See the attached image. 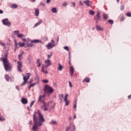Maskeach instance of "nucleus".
Segmentation results:
<instances>
[{
    "instance_id": "obj_1",
    "label": "nucleus",
    "mask_w": 131,
    "mask_h": 131,
    "mask_svg": "<svg viewBox=\"0 0 131 131\" xmlns=\"http://www.w3.org/2000/svg\"><path fill=\"white\" fill-rule=\"evenodd\" d=\"M33 117L34 125L33 126L32 130L33 131H38V129H39L38 127L41 126L42 123L46 121V120L39 110H38L37 113L36 112H34Z\"/></svg>"
},
{
    "instance_id": "obj_2",
    "label": "nucleus",
    "mask_w": 131,
    "mask_h": 131,
    "mask_svg": "<svg viewBox=\"0 0 131 131\" xmlns=\"http://www.w3.org/2000/svg\"><path fill=\"white\" fill-rule=\"evenodd\" d=\"M46 95H40L38 98V102L39 103H42L43 106L41 107L42 110L43 111H48L49 109H51L50 107V102L46 103Z\"/></svg>"
},
{
    "instance_id": "obj_3",
    "label": "nucleus",
    "mask_w": 131,
    "mask_h": 131,
    "mask_svg": "<svg viewBox=\"0 0 131 131\" xmlns=\"http://www.w3.org/2000/svg\"><path fill=\"white\" fill-rule=\"evenodd\" d=\"M45 63L46 64H42L41 71L45 74H48V71L47 70L48 69V67L49 66H51L52 65V62H51V60L47 59L45 61Z\"/></svg>"
},
{
    "instance_id": "obj_4",
    "label": "nucleus",
    "mask_w": 131,
    "mask_h": 131,
    "mask_svg": "<svg viewBox=\"0 0 131 131\" xmlns=\"http://www.w3.org/2000/svg\"><path fill=\"white\" fill-rule=\"evenodd\" d=\"M3 64L6 71L9 72L12 70V66L9 61L4 60L3 61Z\"/></svg>"
},
{
    "instance_id": "obj_5",
    "label": "nucleus",
    "mask_w": 131,
    "mask_h": 131,
    "mask_svg": "<svg viewBox=\"0 0 131 131\" xmlns=\"http://www.w3.org/2000/svg\"><path fill=\"white\" fill-rule=\"evenodd\" d=\"M44 92L46 94H53L54 93V89L49 85H45Z\"/></svg>"
},
{
    "instance_id": "obj_6",
    "label": "nucleus",
    "mask_w": 131,
    "mask_h": 131,
    "mask_svg": "<svg viewBox=\"0 0 131 131\" xmlns=\"http://www.w3.org/2000/svg\"><path fill=\"white\" fill-rule=\"evenodd\" d=\"M38 42H41V41L38 39L32 40L30 41V43L27 44V47H29V48H32V47H34L35 45L34 43H37Z\"/></svg>"
},
{
    "instance_id": "obj_7",
    "label": "nucleus",
    "mask_w": 131,
    "mask_h": 131,
    "mask_svg": "<svg viewBox=\"0 0 131 131\" xmlns=\"http://www.w3.org/2000/svg\"><path fill=\"white\" fill-rule=\"evenodd\" d=\"M30 77V73L26 74V75L25 76H24V81L21 83V86H23V85H25L26 84V82H27V81L28 79H29Z\"/></svg>"
},
{
    "instance_id": "obj_8",
    "label": "nucleus",
    "mask_w": 131,
    "mask_h": 131,
    "mask_svg": "<svg viewBox=\"0 0 131 131\" xmlns=\"http://www.w3.org/2000/svg\"><path fill=\"white\" fill-rule=\"evenodd\" d=\"M2 22L4 25L10 27L11 26V23L8 20V18L4 19L2 20Z\"/></svg>"
},
{
    "instance_id": "obj_9",
    "label": "nucleus",
    "mask_w": 131,
    "mask_h": 131,
    "mask_svg": "<svg viewBox=\"0 0 131 131\" xmlns=\"http://www.w3.org/2000/svg\"><path fill=\"white\" fill-rule=\"evenodd\" d=\"M100 18H101V17L100 16V12H98L96 16H94V20H96V23H97V24L99 23V21L101 20Z\"/></svg>"
},
{
    "instance_id": "obj_10",
    "label": "nucleus",
    "mask_w": 131,
    "mask_h": 131,
    "mask_svg": "<svg viewBox=\"0 0 131 131\" xmlns=\"http://www.w3.org/2000/svg\"><path fill=\"white\" fill-rule=\"evenodd\" d=\"M17 70L19 72H22V62L21 61L17 62Z\"/></svg>"
},
{
    "instance_id": "obj_11",
    "label": "nucleus",
    "mask_w": 131,
    "mask_h": 131,
    "mask_svg": "<svg viewBox=\"0 0 131 131\" xmlns=\"http://www.w3.org/2000/svg\"><path fill=\"white\" fill-rule=\"evenodd\" d=\"M54 47H56V44H52V42H49L47 45V48L48 50H51V49H53Z\"/></svg>"
},
{
    "instance_id": "obj_12",
    "label": "nucleus",
    "mask_w": 131,
    "mask_h": 131,
    "mask_svg": "<svg viewBox=\"0 0 131 131\" xmlns=\"http://www.w3.org/2000/svg\"><path fill=\"white\" fill-rule=\"evenodd\" d=\"M69 69L70 76L72 77L73 76V74H74V68H73V66H70Z\"/></svg>"
},
{
    "instance_id": "obj_13",
    "label": "nucleus",
    "mask_w": 131,
    "mask_h": 131,
    "mask_svg": "<svg viewBox=\"0 0 131 131\" xmlns=\"http://www.w3.org/2000/svg\"><path fill=\"white\" fill-rule=\"evenodd\" d=\"M17 37H19V38H21L23 40V41H25L26 42V39H25V37H24V35L22 34H18L17 35Z\"/></svg>"
},
{
    "instance_id": "obj_14",
    "label": "nucleus",
    "mask_w": 131,
    "mask_h": 131,
    "mask_svg": "<svg viewBox=\"0 0 131 131\" xmlns=\"http://www.w3.org/2000/svg\"><path fill=\"white\" fill-rule=\"evenodd\" d=\"M83 3L88 6V7H92V2L90 0H85L83 1Z\"/></svg>"
},
{
    "instance_id": "obj_15",
    "label": "nucleus",
    "mask_w": 131,
    "mask_h": 131,
    "mask_svg": "<svg viewBox=\"0 0 131 131\" xmlns=\"http://www.w3.org/2000/svg\"><path fill=\"white\" fill-rule=\"evenodd\" d=\"M21 102L24 105H26V104L28 103V100L27 99L24 98H21Z\"/></svg>"
},
{
    "instance_id": "obj_16",
    "label": "nucleus",
    "mask_w": 131,
    "mask_h": 131,
    "mask_svg": "<svg viewBox=\"0 0 131 131\" xmlns=\"http://www.w3.org/2000/svg\"><path fill=\"white\" fill-rule=\"evenodd\" d=\"M1 60H2V61H3V62H5V61H9L8 60V54H5V57H4V58L1 57Z\"/></svg>"
},
{
    "instance_id": "obj_17",
    "label": "nucleus",
    "mask_w": 131,
    "mask_h": 131,
    "mask_svg": "<svg viewBox=\"0 0 131 131\" xmlns=\"http://www.w3.org/2000/svg\"><path fill=\"white\" fill-rule=\"evenodd\" d=\"M18 45H19V47H23L25 46V44L24 43H21L19 42L18 43H15V47L18 49Z\"/></svg>"
},
{
    "instance_id": "obj_18",
    "label": "nucleus",
    "mask_w": 131,
    "mask_h": 131,
    "mask_svg": "<svg viewBox=\"0 0 131 131\" xmlns=\"http://www.w3.org/2000/svg\"><path fill=\"white\" fill-rule=\"evenodd\" d=\"M42 23V19H40L39 20V21L35 24V25H34V27H37V26H38V25H40V24H41Z\"/></svg>"
},
{
    "instance_id": "obj_19",
    "label": "nucleus",
    "mask_w": 131,
    "mask_h": 131,
    "mask_svg": "<svg viewBox=\"0 0 131 131\" xmlns=\"http://www.w3.org/2000/svg\"><path fill=\"white\" fill-rule=\"evenodd\" d=\"M91 81V79L89 77H85L83 80L82 81V82H87L89 83Z\"/></svg>"
},
{
    "instance_id": "obj_20",
    "label": "nucleus",
    "mask_w": 131,
    "mask_h": 131,
    "mask_svg": "<svg viewBox=\"0 0 131 131\" xmlns=\"http://www.w3.org/2000/svg\"><path fill=\"white\" fill-rule=\"evenodd\" d=\"M96 29L97 30H99L100 31H103V30H104V29H103V28H102L100 25H97L96 26Z\"/></svg>"
},
{
    "instance_id": "obj_21",
    "label": "nucleus",
    "mask_w": 131,
    "mask_h": 131,
    "mask_svg": "<svg viewBox=\"0 0 131 131\" xmlns=\"http://www.w3.org/2000/svg\"><path fill=\"white\" fill-rule=\"evenodd\" d=\"M37 64H38L37 67H40L41 66V63H40V59H37Z\"/></svg>"
},
{
    "instance_id": "obj_22",
    "label": "nucleus",
    "mask_w": 131,
    "mask_h": 131,
    "mask_svg": "<svg viewBox=\"0 0 131 131\" xmlns=\"http://www.w3.org/2000/svg\"><path fill=\"white\" fill-rule=\"evenodd\" d=\"M11 8L12 9H17V8H18V5H17V4H13L11 5Z\"/></svg>"
},
{
    "instance_id": "obj_23",
    "label": "nucleus",
    "mask_w": 131,
    "mask_h": 131,
    "mask_svg": "<svg viewBox=\"0 0 131 131\" xmlns=\"http://www.w3.org/2000/svg\"><path fill=\"white\" fill-rule=\"evenodd\" d=\"M58 70L59 71H62V70H63V66H62L61 65V64H58Z\"/></svg>"
},
{
    "instance_id": "obj_24",
    "label": "nucleus",
    "mask_w": 131,
    "mask_h": 131,
    "mask_svg": "<svg viewBox=\"0 0 131 131\" xmlns=\"http://www.w3.org/2000/svg\"><path fill=\"white\" fill-rule=\"evenodd\" d=\"M5 78L7 81H9L10 80V77L9 76V75L6 74L5 75Z\"/></svg>"
},
{
    "instance_id": "obj_25",
    "label": "nucleus",
    "mask_w": 131,
    "mask_h": 131,
    "mask_svg": "<svg viewBox=\"0 0 131 131\" xmlns=\"http://www.w3.org/2000/svg\"><path fill=\"white\" fill-rule=\"evenodd\" d=\"M35 14L37 17L38 16V15H39V10H38V9H36L35 10Z\"/></svg>"
},
{
    "instance_id": "obj_26",
    "label": "nucleus",
    "mask_w": 131,
    "mask_h": 131,
    "mask_svg": "<svg viewBox=\"0 0 131 131\" xmlns=\"http://www.w3.org/2000/svg\"><path fill=\"white\" fill-rule=\"evenodd\" d=\"M52 13H54L55 14H56L57 13V9L56 8H53L51 10Z\"/></svg>"
},
{
    "instance_id": "obj_27",
    "label": "nucleus",
    "mask_w": 131,
    "mask_h": 131,
    "mask_svg": "<svg viewBox=\"0 0 131 131\" xmlns=\"http://www.w3.org/2000/svg\"><path fill=\"white\" fill-rule=\"evenodd\" d=\"M103 17L104 19H105V20H107V19H108V15L106 14H104L103 15Z\"/></svg>"
},
{
    "instance_id": "obj_28",
    "label": "nucleus",
    "mask_w": 131,
    "mask_h": 131,
    "mask_svg": "<svg viewBox=\"0 0 131 131\" xmlns=\"http://www.w3.org/2000/svg\"><path fill=\"white\" fill-rule=\"evenodd\" d=\"M50 124H54V125H56V124H57V122H56V121L52 120V121H51V122H50Z\"/></svg>"
},
{
    "instance_id": "obj_29",
    "label": "nucleus",
    "mask_w": 131,
    "mask_h": 131,
    "mask_svg": "<svg viewBox=\"0 0 131 131\" xmlns=\"http://www.w3.org/2000/svg\"><path fill=\"white\" fill-rule=\"evenodd\" d=\"M52 55H53V53H51L50 55L48 54L47 55V56H48V60H50V59H51V57H52Z\"/></svg>"
},
{
    "instance_id": "obj_30",
    "label": "nucleus",
    "mask_w": 131,
    "mask_h": 131,
    "mask_svg": "<svg viewBox=\"0 0 131 131\" xmlns=\"http://www.w3.org/2000/svg\"><path fill=\"white\" fill-rule=\"evenodd\" d=\"M42 82H43V83H48V82H49V80H46V79L42 80Z\"/></svg>"
},
{
    "instance_id": "obj_31",
    "label": "nucleus",
    "mask_w": 131,
    "mask_h": 131,
    "mask_svg": "<svg viewBox=\"0 0 131 131\" xmlns=\"http://www.w3.org/2000/svg\"><path fill=\"white\" fill-rule=\"evenodd\" d=\"M90 15H95V11H94L93 10H90Z\"/></svg>"
},
{
    "instance_id": "obj_32",
    "label": "nucleus",
    "mask_w": 131,
    "mask_h": 131,
    "mask_svg": "<svg viewBox=\"0 0 131 131\" xmlns=\"http://www.w3.org/2000/svg\"><path fill=\"white\" fill-rule=\"evenodd\" d=\"M34 85H35V83L31 84L30 85V86H29V89H30V88H33V86H34Z\"/></svg>"
},
{
    "instance_id": "obj_33",
    "label": "nucleus",
    "mask_w": 131,
    "mask_h": 131,
    "mask_svg": "<svg viewBox=\"0 0 131 131\" xmlns=\"http://www.w3.org/2000/svg\"><path fill=\"white\" fill-rule=\"evenodd\" d=\"M75 126L74 125H72V131H75Z\"/></svg>"
},
{
    "instance_id": "obj_34",
    "label": "nucleus",
    "mask_w": 131,
    "mask_h": 131,
    "mask_svg": "<svg viewBox=\"0 0 131 131\" xmlns=\"http://www.w3.org/2000/svg\"><path fill=\"white\" fill-rule=\"evenodd\" d=\"M67 98H68V94H67L66 95L65 98H64V101H68V100H67Z\"/></svg>"
},
{
    "instance_id": "obj_35",
    "label": "nucleus",
    "mask_w": 131,
    "mask_h": 131,
    "mask_svg": "<svg viewBox=\"0 0 131 131\" xmlns=\"http://www.w3.org/2000/svg\"><path fill=\"white\" fill-rule=\"evenodd\" d=\"M64 50H66V51H67L68 52H69V47H67V46H65L64 47Z\"/></svg>"
},
{
    "instance_id": "obj_36",
    "label": "nucleus",
    "mask_w": 131,
    "mask_h": 131,
    "mask_svg": "<svg viewBox=\"0 0 131 131\" xmlns=\"http://www.w3.org/2000/svg\"><path fill=\"white\" fill-rule=\"evenodd\" d=\"M126 15L127 17H131V13L130 12H127Z\"/></svg>"
},
{
    "instance_id": "obj_37",
    "label": "nucleus",
    "mask_w": 131,
    "mask_h": 131,
    "mask_svg": "<svg viewBox=\"0 0 131 131\" xmlns=\"http://www.w3.org/2000/svg\"><path fill=\"white\" fill-rule=\"evenodd\" d=\"M21 58H22V54H20L18 55V58H19V61H21Z\"/></svg>"
},
{
    "instance_id": "obj_38",
    "label": "nucleus",
    "mask_w": 131,
    "mask_h": 131,
    "mask_svg": "<svg viewBox=\"0 0 131 131\" xmlns=\"http://www.w3.org/2000/svg\"><path fill=\"white\" fill-rule=\"evenodd\" d=\"M59 97H60V99L61 100V101H62V98H63L64 95H63V94H60V95H59Z\"/></svg>"
},
{
    "instance_id": "obj_39",
    "label": "nucleus",
    "mask_w": 131,
    "mask_h": 131,
    "mask_svg": "<svg viewBox=\"0 0 131 131\" xmlns=\"http://www.w3.org/2000/svg\"><path fill=\"white\" fill-rule=\"evenodd\" d=\"M120 10H121V11L124 10V6H123V5L121 6V7H120Z\"/></svg>"
},
{
    "instance_id": "obj_40",
    "label": "nucleus",
    "mask_w": 131,
    "mask_h": 131,
    "mask_svg": "<svg viewBox=\"0 0 131 131\" xmlns=\"http://www.w3.org/2000/svg\"><path fill=\"white\" fill-rule=\"evenodd\" d=\"M108 23H110V24H113V20L110 19L108 20Z\"/></svg>"
},
{
    "instance_id": "obj_41",
    "label": "nucleus",
    "mask_w": 131,
    "mask_h": 131,
    "mask_svg": "<svg viewBox=\"0 0 131 131\" xmlns=\"http://www.w3.org/2000/svg\"><path fill=\"white\" fill-rule=\"evenodd\" d=\"M64 102H66V106H68L69 105V101L67 100V101H64Z\"/></svg>"
},
{
    "instance_id": "obj_42",
    "label": "nucleus",
    "mask_w": 131,
    "mask_h": 131,
    "mask_svg": "<svg viewBox=\"0 0 131 131\" xmlns=\"http://www.w3.org/2000/svg\"><path fill=\"white\" fill-rule=\"evenodd\" d=\"M0 45L1 46H3V47H6V44H5V43H2V42H0Z\"/></svg>"
},
{
    "instance_id": "obj_43",
    "label": "nucleus",
    "mask_w": 131,
    "mask_h": 131,
    "mask_svg": "<svg viewBox=\"0 0 131 131\" xmlns=\"http://www.w3.org/2000/svg\"><path fill=\"white\" fill-rule=\"evenodd\" d=\"M35 101H32L31 103V104H30V107H32V106H33V104H34V102Z\"/></svg>"
},
{
    "instance_id": "obj_44",
    "label": "nucleus",
    "mask_w": 131,
    "mask_h": 131,
    "mask_svg": "<svg viewBox=\"0 0 131 131\" xmlns=\"http://www.w3.org/2000/svg\"><path fill=\"white\" fill-rule=\"evenodd\" d=\"M69 83L70 88H72V83H71V82L69 81Z\"/></svg>"
},
{
    "instance_id": "obj_45",
    "label": "nucleus",
    "mask_w": 131,
    "mask_h": 131,
    "mask_svg": "<svg viewBox=\"0 0 131 131\" xmlns=\"http://www.w3.org/2000/svg\"><path fill=\"white\" fill-rule=\"evenodd\" d=\"M66 6H67V2H64L63 4V6L66 7Z\"/></svg>"
},
{
    "instance_id": "obj_46",
    "label": "nucleus",
    "mask_w": 131,
    "mask_h": 131,
    "mask_svg": "<svg viewBox=\"0 0 131 131\" xmlns=\"http://www.w3.org/2000/svg\"><path fill=\"white\" fill-rule=\"evenodd\" d=\"M79 5H80V6H84L83 3H82V2H81V1L79 2Z\"/></svg>"
},
{
    "instance_id": "obj_47",
    "label": "nucleus",
    "mask_w": 131,
    "mask_h": 131,
    "mask_svg": "<svg viewBox=\"0 0 131 131\" xmlns=\"http://www.w3.org/2000/svg\"><path fill=\"white\" fill-rule=\"evenodd\" d=\"M120 21H124V16H122L121 19Z\"/></svg>"
},
{
    "instance_id": "obj_48",
    "label": "nucleus",
    "mask_w": 131,
    "mask_h": 131,
    "mask_svg": "<svg viewBox=\"0 0 131 131\" xmlns=\"http://www.w3.org/2000/svg\"><path fill=\"white\" fill-rule=\"evenodd\" d=\"M51 43H52V45H55V41H54L53 39H52V40H51Z\"/></svg>"
},
{
    "instance_id": "obj_49",
    "label": "nucleus",
    "mask_w": 131,
    "mask_h": 131,
    "mask_svg": "<svg viewBox=\"0 0 131 131\" xmlns=\"http://www.w3.org/2000/svg\"><path fill=\"white\" fill-rule=\"evenodd\" d=\"M19 31H14V33H15V34H18V33H19Z\"/></svg>"
},
{
    "instance_id": "obj_50",
    "label": "nucleus",
    "mask_w": 131,
    "mask_h": 131,
    "mask_svg": "<svg viewBox=\"0 0 131 131\" xmlns=\"http://www.w3.org/2000/svg\"><path fill=\"white\" fill-rule=\"evenodd\" d=\"M51 1L52 0H47V4H50L51 3Z\"/></svg>"
},
{
    "instance_id": "obj_51",
    "label": "nucleus",
    "mask_w": 131,
    "mask_h": 131,
    "mask_svg": "<svg viewBox=\"0 0 131 131\" xmlns=\"http://www.w3.org/2000/svg\"><path fill=\"white\" fill-rule=\"evenodd\" d=\"M73 7H75V2H73L72 3Z\"/></svg>"
},
{
    "instance_id": "obj_52",
    "label": "nucleus",
    "mask_w": 131,
    "mask_h": 131,
    "mask_svg": "<svg viewBox=\"0 0 131 131\" xmlns=\"http://www.w3.org/2000/svg\"><path fill=\"white\" fill-rule=\"evenodd\" d=\"M16 90H17L18 91H20V89H19V87H18V86H16Z\"/></svg>"
},
{
    "instance_id": "obj_53",
    "label": "nucleus",
    "mask_w": 131,
    "mask_h": 131,
    "mask_svg": "<svg viewBox=\"0 0 131 131\" xmlns=\"http://www.w3.org/2000/svg\"><path fill=\"white\" fill-rule=\"evenodd\" d=\"M4 13V11H3V10H0V14H3Z\"/></svg>"
},
{
    "instance_id": "obj_54",
    "label": "nucleus",
    "mask_w": 131,
    "mask_h": 131,
    "mask_svg": "<svg viewBox=\"0 0 131 131\" xmlns=\"http://www.w3.org/2000/svg\"><path fill=\"white\" fill-rule=\"evenodd\" d=\"M30 125H31L32 124V121H29Z\"/></svg>"
},
{
    "instance_id": "obj_55",
    "label": "nucleus",
    "mask_w": 131,
    "mask_h": 131,
    "mask_svg": "<svg viewBox=\"0 0 131 131\" xmlns=\"http://www.w3.org/2000/svg\"><path fill=\"white\" fill-rule=\"evenodd\" d=\"M74 108L75 109H76V104H75L74 105Z\"/></svg>"
},
{
    "instance_id": "obj_56",
    "label": "nucleus",
    "mask_w": 131,
    "mask_h": 131,
    "mask_svg": "<svg viewBox=\"0 0 131 131\" xmlns=\"http://www.w3.org/2000/svg\"><path fill=\"white\" fill-rule=\"evenodd\" d=\"M40 5H41V6H43V7H45V4H43V3H40Z\"/></svg>"
},
{
    "instance_id": "obj_57",
    "label": "nucleus",
    "mask_w": 131,
    "mask_h": 131,
    "mask_svg": "<svg viewBox=\"0 0 131 131\" xmlns=\"http://www.w3.org/2000/svg\"><path fill=\"white\" fill-rule=\"evenodd\" d=\"M128 99H131V95H129L128 96Z\"/></svg>"
},
{
    "instance_id": "obj_58",
    "label": "nucleus",
    "mask_w": 131,
    "mask_h": 131,
    "mask_svg": "<svg viewBox=\"0 0 131 131\" xmlns=\"http://www.w3.org/2000/svg\"><path fill=\"white\" fill-rule=\"evenodd\" d=\"M75 118H76V115L74 116V119H75Z\"/></svg>"
},
{
    "instance_id": "obj_59",
    "label": "nucleus",
    "mask_w": 131,
    "mask_h": 131,
    "mask_svg": "<svg viewBox=\"0 0 131 131\" xmlns=\"http://www.w3.org/2000/svg\"><path fill=\"white\" fill-rule=\"evenodd\" d=\"M29 82L30 83H31V82H32V80H30Z\"/></svg>"
},
{
    "instance_id": "obj_60",
    "label": "nucleus",
    "mask_w": 131,
    "mask_h": 131,
    "mask_svg": "<svg viewBox=\"0 0 131 131\" xmlns=\"http://www.w3.org/2000/svg\"><path fill=\"white\" fill-rule=\"evenodd\" d=\"M69 119H70V120H71V119H72V118H71V117H69Z\"/></svg>"
},
{
    "instance_id": "obj_61",
    "label": "nucleus",
    "mask_w": 131,
    "mask_h": 131,
    "mask_svg": "<svg viewBox=\"0 0 131 131\" xmlns=\"http://www.w3.org/2000/svg\"><path fill=\"white\" fill-rule=\"evenodd\" d=\"M92 30H95V28H92Z\"/></svg>"
},
{
    "instance_id": "obj_62",
    "label": "nucleus",
    "mask_w": 131,
    "mask_h": 131,
    "mask_svg": "<svg viewBox=\"0 0 131 131\" xmlns=\"http://www.w3.org/2000/svg\"><path fill=\"white\" fill-rule=\"evenodd\" d=\"M117 3H119V0H116Z\"/></svg>"
},
{
    "instance_id": "obj_63",
    "label": "nucleus",
    "mask_w": 131,
    "mask_h": 131,
    "mask_svg": "<svg viewBox=\"0 0 131 131\" xmlns=\"http://www.w3.org/2000/svg\"><path fill=\"white\" fill-rule=\"evenodd\" d=\"M32 2H34V3L35 2V0H31Z\"/></svg>"
},
{
    "instance_id": "obj_64",
    "label": "nucleus",
    "mask_w": 131,
    "mask_h": 131,
    "mask_svg": "<svg viewBox=\"0 0 131 131\" xmlns=\"http://www.w3.org/2000/svg\"><path fill=\"white\" fill-rule=\"evenodd\" d=\"M57 41H59V37L57 38Z\"/></svg>"
}]
</instances>
